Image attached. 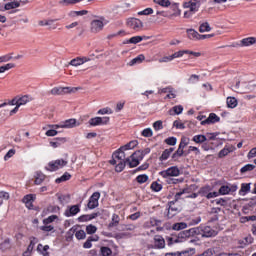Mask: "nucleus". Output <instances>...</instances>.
Returning <instances> with one entry per match:
<instances>
[{
    "mask_svg": "<svg viewBox=\"0 0 256 256\" xmlns=\"http://www.w3.org/2000/svg\"><path fill=\"white\" fill-rule=\"evenodd\" d=\"M67 165V161L63 159H58L52 162H49L47 171H58V169H63Z\"/></svg>",
    "mask_w": 256,
    "mask_h": 256,
    "instance_id": "423d86ee",
    "label": "nucleus"
},
{
    "mask_svg": "<svg viewBox=\"0 0 256 256\" xmlns=\"http://www.w3.org/2000/svg\"><path fill=\"white\" fill-rule=\"evenodd\" d=\"M186 33L188 35V39L199 41L201 34L197 32L195 29H187Z\"/></svg>",
    "mask_w": 256,
    "mask_h": 256,
    "instance_id": "6ab92c4d",
    "label": "nucleus"
},
{
    "mask_svg": "<svg viewBox=\"0 0 256 256\" xmlns=\"http://www.w3.org/2000/svg\"><path fill=\"white\" fill-rule=\"evenodd\" d=\"M77 3H81L80 0H60L59 5L62 7H69V5H77Z\"/></svg>",
    "mask_w": 256,
    "mask_h": 256,
    "instance_id": "f704fd0d",
    "label": "nucleus"
},
{
    "mask_svg": "<svg viewBox=\"0 0 256 256\" xmlns=\"http://www.w3.org/2000/svg\"><path fill=\"white\" fill-rule=\"evenodd\" d=\"M99 217V213H92V214H84L78 217L79 223H85L87 221H92V219H97Z\"/></svg>",
    "mask_w": 256,
    "mask_h": 256,
    "instance_id": "f3484780",
    "label": "nucleus"
},
{
    "mask_svg": "<svg viewBox=\"0 0 256 256\" xmlns=\"http://www.w3.org/2000/svg\"><path fill=\"white\" fill-rule=\"evenodd\" d=\"M113 254V250L107 246H102L100 248V255L101 256H111Z\"/></svg>",
    "mask_w": 256,
    "mask_h": 256,
    "instance_id": "ea45409f",
    "label": "nucleus"
},
{
    "mask_svg": "<svg viewBox=\"0 0 256 256\" xmlns=\"http://www.w3.org/2000/svg\"><path fill=\"white\" fill-rule=\"evenodd\" d=\"M173 151H175V148H173V147L165 149L162 152V155L159 157V161H167V159H169V157H171V153H173Z\"/></svg>",
    "mask_w": 256,
    "mask_h": 256,
    "instance_id": "412c9836",
    "label": "nucleus"
},
{
    "mask_svg": "<svg viewBox=\"0 0 256 256\" xmlns=\"http://www.w3.org/2000/svg\"><path fill=\"white\" fill-rule=\"evenodd\" d=\"M169 115H181L183 113V106L182 105H177L172 107L169 111H168Z\"/></svg>",
    "mask_w": 256,
    "mask_h": 256,
    "instance_id": "c85d7f7f",
    "label": "nucleus"
},
{
    "mask_svg": "<svg viewBox=\"0 0 256 256\" xmlns=\"http://www.w3.org/2000/svg\"><path fill=\"white\" fill-rule=\"evenodd\" d=\"M143 61H145V56L143 54L138 55L137 57H135L134 59H132L128 65L130 67H133V65H139V63H143Z\"/></svg>",
    "mask_w": 256,
    "mask_h": 256,
    "instance_id": "cd10ccee",
    "label": "nucleus"
},
{
    "mask_svg": "<svg viewBox=\"0 0 256 256\" xmlns=\"http://www.w3.org/2000/svg\"><path fill=\"white\" fill-rule=\"evenodd\" d=\"M137 145H139V142L137 140H132L124 146H121L120 151H129L130 149H135Z\"/></svg>",
    "mask_w": 256,
    "mask_h": 256,
    "instance_id": "5701e85b",
    "label": "nucleus"
},
{
    "mask_svg": "<svg viewBox=\"0 0 256 256\" xmlns=\"http://www.w3.org/2000/svg\"><path fill=\"white\" fill-rule=\"evenodd\" d=\"M38 242H39V240L36 237L30 238V244L27 247L28 251H33L35 244Z\"/></svg>",
    "mask_w": 256,
    "mask_h": 256,
    "instance_id": "052dcab7",
    "label": "nucleus"
},
{
    "mask_svg": "<svg viewBox=\"0 0 256 256\" xmlns=\"http://www.w3.org/2000/svg\"><path fill=\"white\" fill-rule=\"evenodd\" d=\"M100 197H101V193L94 192L88 200V204H87L88 209H96V207H99Z\"/></svg>",
    "mask_w": 256,
    "mask_h": 256,
    "instance_id": "0eeeda50",
    "label": "nucleus"
},
{
    "mask_svg": "<svg viewBox=\"0 0 256 256\" xmlns=\"http://www.w3.org/2000/svg\"><path fill=\"white\" fill-rule=\"evenodd\" d=\"M88 61H91V59L87 57H77L72 59L69 65H72V67H79V65H83V63H87Z\"/></svg>",
    "mask_w": 256,
    "mask_h": 256,
    "instance_id": "dca6fc26",
    "label": "nucleus"
},
{
    "mask_svg": "<svg viewBox=\"0 0 256 256\" xmlns=\"http://www.w3.org/2000/svg\"><path fill=\"white\" fill-rule=\"evenodd\" d=\"M67 142V138H55V141H51L50 145L51 147H53L54 149H57V147H60V145H63V143Z\"/></svg>",
    "mask_w": 256,
    "mask_h": 256,
    "instance_id": "bb28decb",
    "label": "nucleus"
},
{
    "mask_svg": "<svg viewBox=\"0 0 256 256\" xmlns=\"http://www.w3.org/2000/svg\"><path fill=\"white\" fill-rule=\"evenodd\" d=\"M37 251H39L43 256H49V245L43 246V244H38Z\"/></svg>",
    "mask_w": 256,
    "mask_h": 256,
    "instance_id": "4c0bfd02",
    "label": "nucleus"
},
{
    "mask_svg": "<svg viewBox=\"0 0 256 256\" xmlns=\"http://www.w3.org/2000/svg\"><path fill=\"white\" fill-rule=\"evenodd\" d=\"M154 249H165V238L163 236H154Z\"/></svg>",
    "mask_w": 256,
    "mask_h": 256,
    "instance_id": "ddd939ff",
    "label": "nucleus"
},
{
    "mask_svg": "<svg viewBox=\"0 0 256 256\" xmlns=\"http://www.w3.org/2000/svg\"><path fill=\"white\" fill-rule=\"evenodd\" d=\"M172 229L174 231H182V229H187V223L185 222H178L173 224Z\"/></svg>",
    "mask_w": 256,
    "mask_h": 256,
    "instance_id": "a19ab883",
    "label": "nucleus"
},
{
    "mask_svg": "<svg viewBox=\"0 0 256 256\" xmlns=\"http://www.w3.org/2000/svg\"><path fill=\"white\" fill-rule=\"evenodd\" d=\"M136 181H137V183H139L140 185H143V183H147V181H149V176H147V174L138 175V176L136 177Z\"/></svg>",
    "mask_w": 256,
    "mask_h": 256,
    "instance_id": "49530a36",
    "label": "nucleus"
},
{
    "mask_svg": "<svg viewBox=\"0 0 256 256\" xmlns=\"http://www.w3.org/2000/svg\"><path fill=\"white\" fill-rule=\"evenodd\" d=\"M203 3H207V0H190L183 3V9H189L193 13H197Z\"/></svg>",
    "mask_w": 256,
    "mask_h": 256,
    "instance_id": "f03ea898",
    "label": "nucleus"
},
{
    "mask_svg": "<svg viewBox=\"0 0 256 256\" xmlns=\"http://www.w3.org/2000/svg\"><path fill=\"white\" fill-rule=\"evenodd\" d=\"M164 143H166V145L175 146L177 145V139L175 137H168L164 140Z\"/></svg>",
    "mask_w": 256,
    "mask_h": 256,
    "instance_id": "bf43d9fd",
    "label": "nucleus"
},
{
    "mask_svg": "<svg viewBox=\"0 0 256 256\" xmlns=\"http://www.w3.org/2000/svg\"><path fill=\"white\" fill-rule=\"evenodd\" d=\"M219 121H221V118L217 114L210 113L209 117L201 122V125H210V123H219Z\"/></svg>",
    "mask_w": 256,
    "mask_h": 256,
    "instance_id": "4468645a",
    "label": "nucleus"
},
{
    "mask_svg": "<svg viewBox=\"0 0 256 256\" xmlns=\"http://www.w3.org/2000/svg\"><path fill=\"white\" fill-rule=\"evenodd\" d=\"M30 101H33V99L31 97H29V95H24L20 98H18V104L20 107L21 105H27V103H29Z\"/></svg>",
    "mask_w": 256,
    "mask_h": 256,
    "instance_id": "c9c22d12",
    "label": "nucleus"
},
{
    "mask_svg": "<svg viewBox=\"0 0 256 256\" xmlns=\"http://www.w3.org/2000/svg\"><path fill=\"white\" fill-rule=\"evenodd\" d=\"M195 235H197L195 228H190L188 230L179 232L176 237L179 239V241H183V239H189V237H195Z\"/></svg>",
    "mask_w": 256,
    "mask_h": 256,
    "instance_id": "1a4fd4ad",
    "label": "nucleus"
},
{
    "mask_svg": "<svg viewBox=\"0 0 256 256\" xmlns=\"http://www.w3.org/2000/svg\"><path fill=\"white\" fill-rule=\"evenodd\" d=\"M256 39L254 37L244 38L240 41V47H250V45H255Z\"/></svg>",
    "mask_w": 256,
    "mask_h": 256,
    "instance_id": "aec40b11",
    "label": "nucleus"
},
{
    "mask_svg": "<svg viewBox=\"0 0 256 256\" xmlns=\"http://www.w3.org/2000/svg\"><path fill=\"white\" fill-rule=\"evenodd\" d=\"M211 191H213V188L209 185H205L199 189L198 195H200V197H207Z\"/></svg>",
    "mask_w": 256,
    "mask_h": 256,
    "instance_id": "b1692460",
    "label": "nucleus"
},
{
    "mask_svg": "<svg viewBox=\"0 0 256 256\" xmlns=\"http://www.w3.org/2000/svg\"><path fill=\"white\" fill-rule=\"evenodd\" d=\"M5 10L9 11L11 9H17V7H21V3L20 2H9L7 4H5Z\"/></svg>",
    "mask_w": 256,
    "mask_h": 256,
    "instance_id": "79ce46f5",
    "label": "nucleus"
},
{
    "mask_svg": "<svg viewBox=\"0 0 256 256\" xmlns=\"http://www.w3.org/2000/svg\"><path fill=\"white\" fill-rule=\"evenodd\" d=\"M51 129H73V127H77L76 119H68L62 122L61 124H55L49 126Z\"/></svg>",
    "mask_w": 256,
    "mask_h": 256,
    "instance_id": "7ed1b4c3",
    "label": "nucleus"
},
{
    "mask_svg": "<svg viewBox=\"0 0 256 256\" xmlns=\"http://www.w3.org/2000/svg\"><path fill=\"white\" fill-rule=\"evenodd\" d=\"M237 189H239L237 184L226 183V184L221 185V187L219 188L218 191H219L220 195H229L231 193H235V191H237Z\"/></svg>",
    "mask_w": 256,
    "mask_h": 256,
    "instance_id": "39448f33",
    "label": "nucleus"
},
{
    "mask_svg": "<svg viewBox=\"0 0 256 256\" xmlns=\"http://www.w3.org/2000/svg\"><path fill=\"white\" fill-rule=\"evenodd\" d=\"M23 203L28 207V209H31L33 207V202L35 201V196L33 194H27L22 199Z\"/></svg>",
    "mask_w": 256,
    "mask_h": 256,
    "instance_id": "a211bd4d",
    "label": "nucleus"
},
{
    "mask_svg": "<svg viewBox=\"0 0 256 256\" xmlns=\"http://www.w3.org/2000/svg\"><path fill=\"white\" fill-rule=\"evenodd\" d=\"M15 68V64L13 63H8L4 66H0V73H5V71H9V69Z\"/></svg>",
    "mask_w": 256,
    "mask_h": 256,
    "instance_id": "4d7b16f0",
    "label": "nucleus"
},
{
    "mask_svg": "<svg viewBox=\"0 0 256 256\" xmlns=\"http://www.w3.org/2000/svg\"><path fill=\"white\" fill-rule=\"evenodd\" d=\"M211 31V26L209 25V22H203L199 26V32L200 33H209Z\"/></svg>",
    "mask_w": 256,
    "mask_h": 256,
    "instance_id": "58836bf2",
    "label": "nucleus"
},
{
    "mask_svg": "<svg viewBox=\"0 0 256 256\" xmlns=\"http://www.w3.org/2000/svg\"><path fill=\"white\" fill-rule=\"evenodd\" d=\"M81 211V208L79 207V204L70 206L69 209H67L64 213L66 217H75L77 213Z\"/></svg>",
    "mask_w": 256,
    "mask_h": 256,
    "instance_id": "2eb2a0df",
    "label": "nucleus"
},
{
    "mask_svg": "<svg viewBox=\"0 0 256 256\" xmlns=\"http://www.w3.org/2000/svg\"><path fill=\"white\" fill-rule=\"evenodd\" d=\"M192 141H194V143L201 145L205 143V141H207V137L203 134H198L193 136Z\"/></svg>",
    "mask_w": 256,
    "mask_h": 256,
    "instance_id": "72a5a7b5",
    "label": "nucleus"
},
{
    "mask_svg": "<svg viewBox=\"0 0 256 256\" xmlns=\"http://www.w3.org/2000/svg\"><path fill=\"white\" fill-rule=\"evenodd\" d=\"M189 155V153H185V150H183L182 148H179L172 154V160L173 161H177V159H179V157H187Z\"/></svg>",
    "mask_w": 256,
    "mask_h": 256,
    "instance_id": "4be33fe9",
    "label": "nucleus"
},
{
    "mask_svg": "<svg viewBox=\"0 0 256 256\" xmlns=\"http://www.w3.org/2000/svg\"><path fill=\"white\" fill-rule=\"evenodd\" d=\"M143 41V37L141 36H134L128 40V43H131L133 45H137V43H141Z\"/></svg>",
    "mask_w": 256,
    "mask_h": 256,
    "instance_id": "13d9d810",
    "label": "nucleus"
},
{
    "mask_svg": "<svg viewBox=\"0 0 256 256\" xmlns=\"http://www.w3.org/2000/svg\"><path fill=\"white\" fill-rule=\"evenodd\" d=\"M141 160H138L135 156L130 158H126V162L129 165L130 169H133V167H137L139 165Z\"/></svg>",
    "mask_w": 256,
    "mask_h": 256,
    "instance_id": "7c9ffc66",
    "label": "nucleus"
},
{
    "mask_svg": "<svg viewBox=\"0 0 256 256\" xmlns=\"http://www.w3.org/2000/svg\"><path fill=\"white\" fill-rule=\"evenodd\" d=\"M167 245L171 247L174 243H183V240H179L177 236L175 237H166Z\"/></svg>",
    "mask_w": 256,
    "mask_h": 256,
    "instance_id": "a18cd8bd",
    "label": "nucleus"
},
{
    "mask_svg": "<svg viewBox=\"0 0 256 256\" xmlns=\"http://www.w3.org/2000/svg\"><path fill=\"white\" fill-rule=\"evenodd\" d=\"M142 137H153V130L151 128H146L141 133Z\"/></svg>",
    "mask_w": 256,
    "mask_h": 256,
    "instance_id": "338daca9",
    "label": "nucleus"
},
{
    "mask_svg": "<svg viewBox=\"0 0 256 256\" xmlns=\"http://www.w3.org/2000/svg\"><path fill=\"white\" fill-rule=\"evenodd\" d=\"M127 25L132 29H143V22L137 18H129L127 20Z\"/></svg>",
    "mask_w": 256,
    "mask_h": 256,
    "instance_id": "9b49d317",
    "label": "nucleus"
},
{
    "mask_svg": "<svg viewBox=\"0 0 256 256\" xmlns=\"http://www.w3.org/2000/svg\"><path fill=\"white\" fill-rule=\"evenodd\" d=\"M251 191V183H242L239 190V195H247Z\"/></svg>",
    "mask_w": 256,
    "mask_h": 256,
    "instance_id": "473e14b6",
    "label": "nucleus"
},
{
    "mask_svg": "<svg viewBox=\"0 0 256 256\" xmlns=\"http://www.w3.org/2000/svg\"><path fill=\"white\" fill-rule=\"evenodd\" d=\"M233 147L232 146H225L219 153V159H223V157H227L228 153H232Z\"/></svg>",
    "mask_w": 256,
    "mask_h": 256,
    "instance_id": "c756f323",
    "label": "nucleus"
},
{
    "mask_svg": "<svg viewBox=\"0 0 256 256\" xmlns=\"http://www.w3.org/2000/svg\"><path fill=\"white\" fill-rule=\"evenodd\" d=\"M181 253V256H191V255H195V248H189L187 250H184Z\"/></svg>",
    "mask_w": 256,
    "mask_h": 256,
    "instance_id": "69168bd1",
    "label": "nucleus"
},
{
    "mask_svg": "<svg viewBox=\"0 0 256 256\" xmlns=\"http://www.w3.org/2000/svg\"><path fill=\"white\" fill-rule=\"evenodd\" d=\"M69 179H71V174L65 172L60 178L55 180V183H63L65 181H69Z\"/></svg>",
    "mask_w": 256,
    "mask_h": 256,
    "instance_id": "de8ad7c7",
    "label": "nucleus"
},
{
    "mask_svg": "<svg viewBox=\"0 0 256 256\" xmlns=\"http://www.w3.org/2000/svg\"><path fill=\"white\" fill-rule=\"evenodd\" d=\"M41 231H44L45 233H49L53 231L55 233V227L53 225L44 224V226L40 227Z\"/></svg>",
    "mask_w": 256,
    "mask_h": 256,
    "instance_id": "603ef678",
    "label": "nucleus"
},
{
    "mask_svg": "<svg viewBox=\"0 0 256 256\" xmlns=\"http://www.w3.org/2000/svg\"><path fill=\"white\" fill-rule=\"evenodd\" d=\"M120 162L115 166V171L117 173H121L123 169H125V165H127V160H119Z\"/></svg>",
    "mask_w": 256,
    "mask_h": 256,
    "instance_id": "c03bdc74",
    "label": "nucleus"
},
{
    "mask_svg": "<svg viewBox=\"0 0 256 256\" xmlns=\"http://www.w3.org/2000/svg\"><path fill=\"white\" fill-rule=\"evenodd\" d=\"M112 157H114L115 159H118V161L127 160V158H125V150H121V148H119L116 152H114Z\"/></svg>",
    "mask_w": 256,
    "mask_h": 256,
    "instance_id": "393cba45",
    "label": "nucleus"
},
{
    "mask_svg": "<svg viewBox=\"0 0 256 256\" xmlns=\"http://www.w3.org/2000/svg\"><path fill=\"white\" fill-rule=\"evenodd\" d=\"M64 95L65 93H77L79 91V88L77 87H63Z\"/></svg>",
    "mask_w": 256,
    "mask_h": 256,
    "instance_id": "774afa93",
    "label": "nucleus"
},
{
    "mask_svg": "<svg viewBox=\"0 0 256 256\" xmlns=\"http://www.w3.org/2000/svg\"><path fill=\"white\" fill-rule=\"evenodd\" d=\"M169 19H173V17H179L181 15V9H179L178 3H173L170 5V11H168Z\"/></svg>",
    "mask_w": 256,
    "mask_h": 256,
    "instance_id": "9d476101",
    "label": "nucleus"
},
{
    "mask_svg": "<svg viewBox=\"0 0 256 256\" xmlns=\"http://www.w3.org/2000/svg\"><path fill=\"white\" fill-rule=\"evenodd\" d=\"M121 221V218L117 214L112 215V220L108 224V228L112 229V227H117L119 225V222Z\"/></svg>",
    "mask_w": 256,
    "mask_h": 256,
    "instance_id": "2f4dec72",
    "label": "nucleus"
},
{
    "mask_svg": "<svg viewBox=\"0 0 256 256\" xmlns=\"http://www.w3.org/2000/svg\"><path fill=\"white\" fill-rule=\"evenodd\" d=\"M156 5H160V7H170L171 1L169 0H153Z\"/></svg>",
    "mask_w": 256,
    "mask_h": 256,
    "instance_id": "3c124183",
    "label": "nucleus"
},
{
    "mask_svg": "<svg viewBox=\"0 0 256 256\" xmlns=\"http://www.w3.org/2000/svg\"><path fill=\"white\" fill-rule=\"evenodd\" d=\"M253 169H255V165L246 164L244 167L240 169V173L243 175L245 173H248V171H253Z\"/></svg>",
    "mask_w": 256,
    "mask_h": 256,
    "instance_id": "8fccbe9b",
    "label": "nucleus"
},
{
    "mask_svg": "<svg viewBox=\"0 0 256 256\" xmlns=\"http://www.w3.org/2000/svg\"><path fill=\"white\" fill-rule=\"evenodd\" d=\"M226 103L229 109H235V107L238 105L237 98L231 96L227 97Z\"/></svg>",
    "mask_w": 256,
    "mask_h": 256,
    "instance_id": "a878e982",
    "label": "nucleus"
},
{
    "mask_svg": "<svg viewBox=\"0 0 256 256\" xmlns=\"http://www.w3.org/2000/svg\"><path fill=\"white\" fill-rule=\"evenodd\" d=\"M195 231L196 235H201V237H217V231L211 228V226L200 225L199 227H195Z\"/></svg>",
    "mask_w": 256,
    "mask_h": 256,
    "instance_id": "f257e3e1",
    "label": "nucleus"
},
{
    "mask_svg": "<svg viewBox=\"0 0 256 256\" xmlns=\"http://www.w3.org/2000/svg\"><path fill=\"white\" fill-rule=\"evenodd\" d=\"M90 127H97L101 125V117H94L88 121Z\"/></svg>",
    "mask_w": 256,
    "mask_h": 256,
    "instance_id": "37998d69",
    "label": "nucleus"
},
{
    "mask_svg": "<svg viewBox=\"0 0 256 256\" xmlns=\"http://www.w3.org/2000/svg\"><path fill=\"white\" fill-rule=\"evenodd\" d=\"M223 3H227V0H210L208 1V12L213 11V9H218V11H220L221 6L219 5H223Z\"/></svg>",
    "mask_w": 256,
    "mask_h": 256,
    "instance_id": "f8f14e48",
    "label": "nucleus"
},
{
    "mask_svg": "<svg viewBox=\"0 0 256 256\" xmlns=\"http://www.w3.org/2000/svg\"><path fill=\"white\" fill-rule=\"evenodd\" d=\"M52 95H65L63 87H55L51 90Z\"/></svg>",
    "mask_w": 256,
    "mask_h": 256,
    "instance_id": "6e6d98bb",
    "label": "nucleus"
},
{
    "mask_svg": "<svg viewBox=\"0 0 256 256\" xmlns=\"http://www.w3.org/2000/svg\"><path fill=\"white\" fill-rule=\"evenodd\" d=\"M59 217L57 215H51L48 218L43 220V224L44 225H49L50 223H53V221H55V219H58Z\"/></svg>",
    "mask_w": 256,
    "mask_h": 256,
    "instance_id": "e2e57ef3",
    "label": "nucleus"
},
{
    "mask_svg": "<svg viewBox=\"0 0 256 256\" xmlns=\"http://www.w3.org/2000/svg\"><path fill=\"white\" fill-rule=\"evenodd\" d=\"M86 233L88 235H93L95 233H97V227L93 224H90L86 227Z\"/></svg>",
    "mask_w": 256,
    "mask_h": 256,
    "instance_id": "5fc2aeb1",
    "label": "nucleus"
},
{
    "mask_svg": "<svg viewBox=\"0 0 256 256\" xmlns=\"http://www.w3.org/2000/svg\"><path fill=\"white\" fill-rule=\"evenodd\" d=\"M45 181V174L43 173H37L35 178V185H41Z\"/></svg>",
    "mask_w": 256,
    "mask_h": 256,
    "instance_id": "09e8293b",
    "label": "nucleus"
},
{
    "mask_svg": "<svg viewBox=\"0 0 256 256\" xmlns=\"http://www.w3.org/2000/svg\"><path fill=\"white\" fill-rule=\"evenodd\" d=\"M105 21V18H102L101 20H92L91 21V32L92 33H99L103 31V27H105V24L103 23Z\"/></svg>",
    "mask_w": 256,
    "mask_h": 256,
    "instance_id": "6e6552de",
    "label": "nucleus"
},
{
    "mask_svg": "<svg viewBox=\"0 0 256 256\" xmlns=\"http://www.w3.org/2000/svg\"><path fill=\"white\" fill-rule=\"evenodd\" d=\"M75 237L78 239V241H81L87 237V234L83 230H79L75 233Z\"/></svg>",
    "mask_w": 256,
    "mask_h": 256,
    "instance_id": "0e129e2a",
    "label": "nucleus"
},
{
    "mask_svg": "<svg viewBox=\"0 0 256 256\" xmlns=\"http://www.w3.org/2000/svg\"><path fill=\"white\" fill-rule=\"evenodd\" d=\"M150 189H152V191H155V193H159V191L163 189V185L159 184L158 182H153L150 186Z\"/></svg>",
    "mask_w": 256,
    "mask_h": 256,
    "instance_id": "864d4df0",
    "label": "nucleus"
},
{
    "mask_svg": "<svg viewBox=\"0 0 256 256\" xmlns=\"http://www.w3.org/2000/svg\"><path fill=\"white\" fill-rule=\"evenodd\" d=\"M153 129L155 131H161L163 129V121L157 120L156 122L153 123Z\"/></svg>",
    "mask_w": 256,
    "mask_h": 256,
    "instance_id": "680f3d73",
    "label": "nucleus"
},
{
    "mask_svg": "<svg viewBox=\"0 0 256 256\" xmlns=\"http://www.w3.org/2000/svg\"><path fill=\"white\" fill-rule=\"evenodd\" d=\"M56 197H58L60 205H66V203H69V199H71L69 195L56 194Z\"/></svg>",
    "mask_w": 256,
    "mask_h": 256,
    "instance_id": "e433bc0d",
    "label": "nucleus"
},
{
    "mask_svg": "<svg viewBox=\"0 0 256 256\" xmlns=\"http://www.w3.org/2000/svg\"><path fill=\"white\" fill-rule=\"evenodd\" d=\"M159 175L164 179H167V177H179V175H181V170H179V167L177 166H172L167 170L159 172Z\"/></svg>",
    "mask_w": 256,
    "mask_h": 256,
    "instance_id": "20e7f679",
    "label": "nucleus"
}]
</instances>
